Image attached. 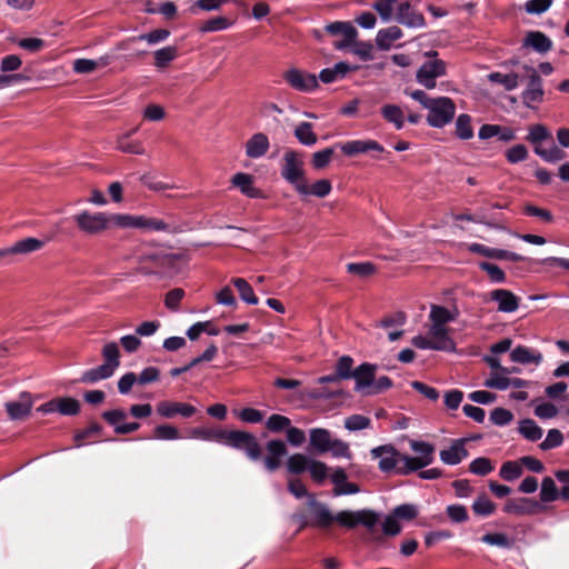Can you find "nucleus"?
Wrapping results in <instances>:
<instances>
[{"instance_id":"64","label":"nucleus","mask_w":569,"mask_h":569,"mask_svg":"<svg viewBox=\"0 0 569 569\" xmlns=\"http://www.w3.org/2000/svg\"><path fill=\"white\" fill-rule=\"evenodd\" d=\"M381 526L382 531L386 536L393 537L401 532V525L399 522V519L392 512L386 516Z\"/></svg>"},{"instance_id":"45","label":"nucleus","mask_w":569,"mask_h":569,"mask_svg":"<svg viewBox=\"0 0 569 569\" xmlns=\"http://www.w3.org/2000/svg\"><path fill=\"white\" fill-rule=\"evenodd\" d=\"M456 134L461 140H469L473 137L471 118L467 113H461L456 120Z\"/></svg>"},{"instance_id":"51","label":"nucleus","mask_w":569,"mask_h":569,"mask_svg":"<svg viewBox=\"0 0 569 569\" xmlns=\"http://www.w3.org/2000/svg\"><path fill=\"white\" fill-rule=\"evenodd\" d=\"M179 430L171 425H160L153 429L151 439L157 440H177L180 439Z\"/></svg>"},{"instance_id":"37","label":"nucleus","mask_w":569,"mask_h":569,"mask_svg":"<svg viewBox=\"0 0 569 569\" xmlns=\"http://www.w3.org/2000/svg\"><path fill=\"white\" fill-rule=\"evenodd\" d=\"M488 80L492 83L500 84L507 91H512L519 86V76L513 72H491L488 74Z\"/></svg>"},{"instance_id":"53","label":"nucleus","mask_w":569,"mask_h":569,"mask_svg":"<svg viewBox=\"0 0 569 569\" xmlns=\"http://www.w3.org/2000/svg\"><path fill=\"white\" fill-rule=\"evenodd\" d=\"M335 521L347 529H352L359 525V510H343L335 515Z\"/></svg>"},{"instance_id":"32","label":"nucleus","mask_w":569,"mask_h":569,"mask_svg":"<svg viewBox=\"0 0 569 569\" xmlns=\"http://www.w3.org/2000/svg\"><path fill=\"white\" fill-rule=\"evenodd\" d=\"M380 112L382 118L397 130H401L405 127V112L399 106L392 103L383 104Z\"/></svg>"},{"instance_id":"17","label":"nucleus","mask_w":569,"mask_h":569,"mask_svg":"<svg viewBox=\"0 0 569 569\" xmlns=\"http://www.w3.org/2000/svg\"><path fill=\"white\" fill-rule=\"evenodd\" d=\"M309 506L312 512V526L327 529L335 522V515L330 509L326 505L317 502L312 496H309Z\"/></svg>"},{"instance_id":"31","label":"nucleus","mask_w":569,"mask_h":569,"mask_svg":"<svg viewBox=\"0 0 569 569\" xmlns=\"http://www.w3.org/2000/svg\"><path fill=\"white\" fill-rule=\"evenodd\" d=\"M310 446L319 453L329 451L331 445V433L323 428H315L310 430Z\"/></svg>"},{"instance_id":"24","label":"nucleus","mask_w":569,"mask_h":569,"mask_svg":"<svg viewBox=\"0 0 569 569\" xmlns=\"http://www.w3.org/2000/svg\"><path fill=\"white\" fill-rule=\"evenodd\" d=\"M32 408V400L28 393H22L19 400L6 403L7 412L12 420H19L28 417Z\"/></svg>"},{"instance_id":"29","label":"nucleus","mask_w":569,"mask_h":569,"mask_svg":"<svg viewBox=\"0 0 569 569\" xmlns=\"http://www.w3.org/2000/svg\"><path fill=\"white\" fill-rule=\"evenodd\" d=\"M538 509H540L539 503L529 499H521L520 501L509 500L503 507L505 512L516 516L533 515Z\"/></svg>"},{"instance_id":"2","label":"nucleus","mask_w":569,"mask_h":569,"mask_svg":"<svg viewBox=\"0 0 569 569\" xmlns=\"http://www.w3.org/2000/svg\"><path fill=\"white\" fill-rule=\"evenodd\" d=\"M117 213L82 210L72 216L78 229L88 236H97L117 228Z\"/></svg>"},{"instance_id":"61","label":"nucleus","mask_w":569,"mask_h":569,"mask_svg":"<svg viewBox=\"0 0 569 569\" xmlns=\"http://www.w3.org/2000/svg\"><path fill=\"white\" fill-rule=\"evenodd\" d=\"M380 516L369 509L359 510V525L366 527L371 533L375 531V527L379 523Z\"/></svg>"},{"instance_id":"42","label":"nucleus","mask_w":569,"mask_h":569,"mask_svg":"<svg viewBox=\"0 0 569 569\" xmlns=\"http://www.w3.org/2000/svg\"><path fill=\"white\" fill-rule=\"evenodd\" d=\"M481 541L502 549H511L515 545L513 539L503 532L486 533L481 537Z\"/></svg>"},{"instance_id":"55","label":"nucleus","mask_w":569,"mask_h":569,"mask_svg":"<svg viewBox=\"0 0 569 569\" xmlns=\"http://www.w3.org/2000/svg\"><path fill=\"white\" fill-rule=\"evenodd\" d=\"M347 271L360 278H366L376 272V266L372 262H351L347 264Z\"/></svg>"},{"instance_id":"35","label":"nucleus","mask_w":569,"mask_h":569,"mask_svg":"<svg viewBox=\"0 0 569 569\" xmlns=\"http://www.w3.org/2000/svg\"><path fill=\"white\" fill-rule=\"evenodd\" d=\"M457 316V311H451L441 306H431L429 318L432 325L447 327L446 325L456 320Z\"/></svg>"},{"instance_id":"39","label":"nucleus","mask_w":569,"mask_h":569,"mask_svg":"<svg viewBox=\"0 0 569 569\" xmlns=\"http://www.w3.org/2000/svg\"><path fill=\"white\" fill-rule=\"evenodd\" d=\"M109 64L108 57H101L98 60L91 59H77L73 62V70L77 73H89L94 71L99 67H106Z\"/></svg>"},{"instance_id":"9","label":"nucleus","mask_w":569,"mask_h":569,"mask_svg":"<svg viewBox=\"0 0 569 569\" xmlns=\"http://www.w3.org/2000/svg\"><path fill=\"white\" fill-rule=\"evenodd\" d=\"M286 83L296 91L310 93L319 88V80L316 74L306 70L291 67L282 73Z\"/></svg>"},{"instance_id":"58","label":"nucleus","mask_w":569,"mask_h":569,"mask_svg":"<svg viewBox=\"0 0 569 569\" xmlns=\"http://www.w3.org/2000/svg\"><path fill=\"white\" fill-rule=\"evenodd\" d=\"M563 442V435L558 429H550L547 433L545 440L539 445L541 450H550L553 448H558Z\"/></svg>"},{"instance_id":"56","label":"nucleus","mask_w":569,"mask_h":569,"mask_svg":"<svg viewBox=\"0 0 569 569\" xmlns=\"http://www.w3.org/2000/svg\"><path fill=\"white\" fill-rule=\"evenodd\" d=\"M483 385L487 388L507 390L509 388V377H507L502 371H491L489 378Z\"/></svg>"},{"instance_id":"48","label":"nucleus","mask_w":569,"mask_h":569,"mask_svg":"<svg viewBox=\"0 0 569 569\" xmlns=\"http://www.w3.org/2000/svg\"><path fill=\"white\" fill-rule=\"evenodd\" d=\"M140 181L149 190H152V191H156V192L166 191V190H170V189H174L176 188L174 184L166 182V181H163V180L159 179L158 177H156L153 174H150V173H146V174L141 176Z\"/></svg>"},{"instance_id":"34","label":"nucleus","mask_w":569,"mask_h":569,"mask_svg":"<svg viewBox=\"0 0 569 569\" xmlns=\"http://www.w3.org/2000/svg\"><path fill=\"white\" fill-rule=\"evenodd\" d=\"M138 128H134L131 132L121 134L117 139V148L127 153L132 154H144L146 150L140 141H131L130 134L136 132Z\"/></svg>"},{"instance_id":"15","label":"nucleus","mask_w":569,"mask_h":569,"mask_svg":"<svg viewBox=\"0 0 569 569\" xmlns=\"http://www.w3.org/2000/svg\"><path fill=\"white\" fill-rule=\"evenodd\" d=\"M466 443L467 439L465 438L452 440L449 448L442 449L439 452L440 460L448 466L460 463L468 456Z\"/></svg>"},{"instance_id":"44","label":"nucleus","mask_w":569,"mask_h":569,"mask_svg":"<svg viewBox=\"0 0 569 569\" xmlns=\"http://www.w3.org/2000/svg\"><path fill=\"white\" fill-rule=\"evenodd\" d=\"M147 218L146 216L117 213V228H137L143 230Z\"/></svg>"},{"instance_id":"59","label":"nucleus","mask_w":569,"mask_h":569,"mask_svg":"<svg viewBox=\"0 0 569 569\" xmlns=\"http://www.w3.org/2000/svg\"><path fill=\"white\" fill-rule=\"evenodd\" d=\"M469 470L477 476H487L493 470V466L488 458L480 457L470 462Z\"/></svg>"},{"instance_id":"38","label":"nucleus","mask_w":569,"mask_h":569,"mask_svg":"<svg viewBox=\"0 0 569 569\" xmlns=\"http://www.w3.org/2000/svg\"><path fill=\"white\" fill-rule=\"evenodd\" d=\"M231 282L238 290L240 299L242 301H244L248 305H252V306L258 305L259 300H258L257 296L254 295L252 287L246 279L233 278L231 280Z\"/></svg>"},{"instance_id":"46","label":"nucleus","mask_w":569,"mask_h":569,"mask_svg":"<svg viewBox=\"0 0 569 569\" xmlns=\"http://www.w3.org/2000/svg\"><path fill=\"white\" fill-rule=\"evenodd\" d=\"M519 432L530 441H537L543 435L542 429L531 419L520 421Z\"/></svg>"},{"instance_id":"21","label":"nucleus","mask_w":569,"mask_h":569,"mask_svg":"<svg viewBox=\"0 0 569 569\" xmlns=\"http://www.w3.org/2000/svg\"><path fill=\"white\" fill-rule=\"evenodd\" d=\"M270 148V141L266 133L257 132L252 134L246 142V156L250 159L262 158Z\"/></svg>"},{"instance_id":"43","label":"nucleus","mask_w":569,"mask_h":569,"mask_svg":"<svg viewBox=\"0 0 569 569\" xmlns=\"http://www.w3.org/2000/svg\"><path fill=\"white\" fill-rule=\"evenodd\" d=\"M472 511L479 517H489L495 513L497 506L486 495H480L471 506Z\"/></svg>"},{"instance_id":"20","label":"nucleus","mask_w":569,"mask_h":569,"mask_svg":"<svg viewBox=\"0 0 569 569\" xmlns=\"http://www.w3.org/2000/svg\"><path fill=\"white\" fill-rule=\"evenodd\" d=\"M376 367L369 363H362L352 373L356 380V391L370 395L375 381Z\"/></svg>"},{"instance_id":"6","label":"nucleus","mask_w":569,"mask_h":569,"mask_svg":"<svg viewBox=\"0 0 569 569\" xmlns=\"http://www.w3.org/2000/svg\"><path fill=\"white\" fill-rule=\"evenodd\" d=\"M427 122L432 128H443L449 124L456 114V104L448 97L433 98L427 108Z\"/></svg>"},{"instance_id":"54","label":"nucleus","mask_w":569,"mask_h":569,"mask_svg":"<svg viewBox=\"0 0 569 569\" xmlns=\"http://www.w3.org/2000/svg\"><path fill=\"white\" fill-rule=\"evenodd\" d=\"M535 153L547 162H557L565 158V152L557 146H552L548 149L540 146L535 147Z\"/></svg>"},{"instance_id":"26","label":"nucleus","mask_w":569,"mask_h":569,"mask_svg":"<svg viewBox=\"0 0 569 569\" xmlns=\"http://www.w3.org/2000/svg\"><path fill=\"white\" fill-rule=\"evenodd\" d=\"M44 241L37 238H26L16 242L12 247L0 250V257L4 254H26L40 250Z\"/></svg>"},{"instance_id":"19","label":"nucleus","mask_w":569,"mask_h":569,"mask_svg":"<svg viewBox=\"0 0 569 569\" xmlns=\"http://www.w3.org/2000/svg\"><path fill=\"white\" fill-rule=\"evenodd\" d=\"M396 19L399 23L409 28H422L425 26L423 16L416 11L408 1L398 4Z\"/></svg>"},{"instance_id":"7","label":"nucleus","mask_w":569,"mask_h":569,"mask_svg":"<svg viewBox=\"0 0 569 569\" xmlns=\"http://www.w3.org/2000/svg\"><path fill=\"white\" fill-rule=\"evenodd\" d=\"M426 56L430 59L425 61L418 69L416 80L426 89H433L437 84V78L446 74L447 66L443 60L436 58V51L427 52Z\"/></svg>"},{"instance_id":"11","label":"nucleus","mask_w":569,"mask_h":569,"mask_svg":"<svg viewBox=\"0 0 569 569\" xmlns=\"http://www.w3.org/2000/svg\"><path fill=\"white\" fill-rule=\"evenodd\" d=\"M38 411L41 413L58 412L62 416H76L80 411V402L71 397L54 398L42 403Z\"/></svg>"},{"instance_id":"12","label":"nucleus","mask_w":569,"mask_h":569,"mask_svg":"<svg viewBox=\"0 0 569 569\" xmlns=\"http://www.w3.org/2000/svg\"><path fill=\"white\" fill-rule=\"evenodd\" d=\"M157 413L166 419H172L177 416H181L183 418H190L193 416L197 411V409L184 402H178V401H169L163 400L158 402L157 407Z\"/></svg>"},{"instance_id":"62","label":"nucleus","mask_w":569,"mask_h":569,"mask_svg":"<svg viewBox=\"0 0 569 569\" xmlns=\"http://www.w3.org/2000/svg\"><path fill=\"white\" fill-rule=\"evenodd\" d=\"M230 22L223 18V17H216L212 19L207 20L201 24L199 30L203 33L206 32H214V31H221L229 28Z\"/></svg>"},{"instance_id":"16","label":"nucleus","mask_w":569,"mask_h":569,"mask_svg":"<svg viewBox=\"0 0 569 569\" xmlns=\"http://www.w3.org/2000/svg\"><path fill=\"white\" fill-rule=\"evenodd\" d=\"M340 150L349 157L367 153L369 151L382 152L383 147L376 140H350L338 144Z\"/></svg>"},{"instance_id":"60","label":"nucleus","mask_w":569,"mask_h":569,"mask_svg":"<svg viewBox=\"0 0 569 569\" xmlns=\"http://www.w3.org/2000/svg\"><path fill=\"white\" fill-rule=\"evenodd\" d=\"M290 425L291 421L288 417L277 413L271 415L266 421L267 429L272 432H280L284 429L287 430Z\"/></svg>"},{"instance_id":"50","label":"nucleus","mask_w":569,"mask_h":569,"mask_svg":"<svg viewBox=\"0 0 569 569\" xmlns=\"http://www.w3.org/2000/svg\"><path fill=\"white\" fill-rule=\"evenodd\" d=\"M177 48L169 46L154 51V64L158 68L167 67L177 58Z\"/></svg>"},{"instance_id":"22","label":"nucleus","mask_w":569,"mask_h":569,"mask_svg":"<svg viewBox=\"0 0 569 569\" xmlns=\"http://www.w3.org/2000/svg\"><path fill=\"white\" fill-rule=\"evenodd\" d=\"M428 335L433 341L437 350L452 352L456 350V343L449 336V329L443 326L432 325L429 327Z\"/></svg>"},{"instance_id":"14","label":"nucleus","mask_w":569,"mask_h":569,"mask_svg":"<svg viewBox=\"0 0 569 569\" xmlns=\"http://www.w3.org/2000/svg\"><path fill=\"white\" fill-rule=\"evenodd\" d=\"M489 300L497 303L500 312L511 313L519 308L520 298L507 289H496L489 292Z\"/></svg>"},{"instance_id":"40","label":"nucleus","mask_w":569,"mask_h":569,"mask_svg":"<svg viewBox=\"0 0 569 569\" xmlns=\"http://www.w3.org/2000/svg\"><path fill=\"white\" fill-rule=\"evenodd\" d=\"M295 137L303 146H313L317 142V136L312 130L310 122H301L295 129Z\"/></svg>"},{"instance_id":"57","label":"nucleus","mask_w":569,"mask_h":569,"mask_svg":"<svg viewBox=\"0 0 569 569\" xmlns=\"http://www.w3.org/2000/svg\"><path fill=\"white\" fill-rule=\"evenodd\" d=\"M397 0H378L372 8L379 13L383 22H389L393 16V8Z\"/></svg>"},{"instance_id":"5","label":"nucleus","mask_w":569,"mask_h":569,"mask_svg":"<svg viewBox=\"0 0 569 569\" xmlns=\"http://www.w3.org/2000/svg\"><path fill=\"white\" fill-rule=\"evenodd\" d=\"M411 450L417 453V457L407 456L403 458V463L399 467V475H409L418 471L433 461L435 447L426 441L411 440Z\"/></svg>"},{"instance_id":"41","label":"nucleus","mask_w":569,"mask_h":569,"mask_svg":"<svg viewBox=\"0 0 569 569\" xmlns=\"http://www.w3.org/2000/svg\"><path fill=\"white\" fill-rule=\"evenodd\" d=\"M312 459L302 453H295L287 460V469L290 473L299 475L309 469Z\"/></svg>"},{"instance_id":"4","label":"nucleus","mask_w":569,"mask_h":569,"mask_svg":"<svg viewBox=\"0 0 569 569\" xmlns=\"http://www.w3.org/2000/svg\"><path fill=\"white\" fill-rule=\"evenodd\" d=\"M280 173L296 191H303V181L307 179L303 154L292 149L286 150L282 158Z\"/></svg>"},{"instance_id":"10","label":"nucleus","mask_w":569,"mask_h":569,"mask_svg":"<svg viewBox=\"0 0 569 569\" xmlns=\"http://www.w3.org/2000/svg\"><path fill=\"white\" fill-rule=\"evenodd\" d=\"M373 459L378 460V467L382 472L396 471L403 463L406 455H401L392 445H383L371 449Z\"/></svg>"},{"instance_id":"47","label":"nucleus","mask_w":569,"mask_h":569,"mask_svg":"<svg viewBox=\"0 0 569 569\" xmlns=\"http://www.w3.org/2000/svg\"><path fill=\"white\" fill-rule=\"evenodd\" d=\"M222 429H213V428H193L190 431V438L200 439L204 441H214L221 443L222 438Z\"/></svg>"},{"instance_id":"36","label":"nucleus","mask_w":569,"mask_h":569,"mask_svg":"<svg viewBox=\"0 0 569 569\" xmlns=\"http://www.w3.org/2000/svg\"><path fill=\"white\" fill-rule=\"evenodd\" d=\"M525 43L541 53L549 51L552 47L551 40L539 31L529 32Z\"/></svg>"},{"instance_id":"30","label":"nucleus","mask_w":569,"mask_h":569,"mask_svg":"<svg viewBox=\"0 0 569 569\" xmlns=\"http://www.w3.org/2000/svg\"><path fill=\"white\" fill-rule=\"evenodd\" d=\"M402 31L397 26L380 29L376 36V44L380 50H389L392 43L402 37Z\"/></svg>"},{"instance_id":"52","label":"nucleus","mask_w":569,"mask_h":569,"mask_svg":"<svg viewBox=\"0 0 569 569\" xmlns=\"http://www.w3.org/2000/svg\"><path fill=\"white\" fill-rule=\"evenodd\" d=\"M499 475L506 481H512L518 479L522 475V467L520 465V461L505 462L500 468Z\"/></svg>"},{"instance_id":"1","label":"nucleus","mask_w":569,"mask_h":569,"mask_svg":"<svg viewBox=\"0 0 569 569\" xmlns=\"http://www.w3.org/2000/svg\"><path fill=\"white\" fill-rule=\"evenodd\" d=\"M326 31L338 36L342 33L343 39L335 43L337 50L351 49V52L358 56L362 61L373 59V46L369 41H358V31L349 21H335L326 26Z\"/></svg>"},{"instance_id":"25","label":"nucleus","mask_w":569,"mask_h":569,"mask_svg":"<svg viewBox=\"0 0 569 569\" xmlns=\"http://www.w3.org/2000/svg\"><path fill=\"white\" fill-rule=\"evenodd\" d=\"M231 183L233 187L238 188L242 194L249 198H261L262 192L254 187L253 177L249 173L238 172L232 179Z\"/></svg>"},{"instance_id":"28","label":"nucleus","mask_w":569,"mask_h":569,"mask_svg":"<svg viewBox=\"0 0 569 569\" xmlns=\"http://www.w3.org/2000/svg\"><path fill=\"white\" fill-rule=\"evenodd\" d=\"M510 359L513 362L520 363V365H540L542 362V353L530 349L528 347L518 346L510 352Z\"/></svg>"},{"instance_id":"8","label":"nucleus","mask_w":569,"mask_h":569,"mask_svg":"<svg viewBox=\"0 0 569 569\" xmlns=\"http://www.w3.org/2000/svg\"><path fill=\"white\" fill-rule=\"evenodd\" d=\"M221 443L237 449H243L247 456L252 460H258L261 456V449L257 438L249 432L223 430Z\"/></svg>"},{"instance_id":"18","label":"nucleus","mask_w":569,"mask_h":569,"mask_svg":"<svg viewBox=\"0 0 569 569\" xmlns=\"http://www.w3.org/2000/svg\"><path fill=\"white\" fill-rule=\"evenodd\" d=\"M468 250L473 253H478L480 256L490 258V259H498V260H509V261H522L525 260V257L521 254H518L516 252L502 250V249H496V248H489L487 246H483L481 243H471L468 246Z\"/></svg>"},{"instance_id":"27","label":"nucleus","mask_w":569,"mask_h":569,"mask_svg":"<svg viewBox=\"0 0 569 569\" xmlns=\"http://www.w3.org/2000/svg\"><path fill=\"white\" fill-rule=\"evenodd\" d=\"M357 69L358 67H351L347 62H338L331 68L322 69L319 73L318 80L323 83H332L343 79L348 72Z\"/></svg>"},{"instance_id":"3","label":"nucleus","mask_w":569,"mask_h":569,"mask_svg":"<svg viewBox=\"0 0 569 569\" xmlns=\"http://www.w3.org/2000/svg\"><path fill=\"white\" fill-rule=\"evenodd\" d=\"M103 363L89 369L82 373L81 381L86 383H94L113 376L120 366V349L114 341L108 342L101 350Z\"/></svg>"},{"instance_id":"49","label":"nucleus","mask_w":569,"mask_h":569,"mask_svg":"<svg viewBox=\"0 0 569 569\" xmlns=\"http://www.w3.org/2000/svg\"><path fill=\"white\" fill-rule=\"evenodd\" d=\"M559 497V490L552 478L546 477L541 482L540 500L542 502H552Z\"/></svg>"},{"instance_id":"33","label":"nucleus","mask_w":569,"mask_h":569,"mask_svg":"<svg viewBox=\"0 0 569 569\" xmlns=\"http://www.w3.org/2000/svg\"><path fill=\"white\" fill-rule=\"evenodd\" d=\"M303 188H305L303 191H297L302 197L315 196L318 198H325L332 190L331 182L328 179L317 180L311 186H309L308 180L306 179L303 181Z\"/></svg>"},{"instance_id":"13","label":"nucleus","mask_w":569,"mask_h":569,"mask_svg":"<svg viewBox=\"0 0 569 569\" xmlns=\"http://www.w3.org/2000/svg\"><path fill=\"white\" fill-rule=\"evenodd\" d=\"M530 71L529 83L522 92V101L528 108H536L543 99L542 80L536 70L528 68Z\"/></svg>"},{"instance_id":"23","label":"nucleus","mask_w":569,"mask_h":569,"mask_svg":"<svg viewBox=\"0 0 569 569\" xmlns=\"http://www.w3.org/2000/svg\"><path fill=\"white\" fill-rule=\"evenodd\" d=\"M268 456L264 458V467L274 471L281 465V458L287 455V447L281 440H270L267 443Z\"/></svg>"},{"instance_id":"63","label":"nucleus","mask_w":569,"mask_h":569,"mask_svg":"<svg viewBox=\"0 0 569 569\" xmlns=\"http://www.w3.org/2000/svg\"><path fill=\"white\" fill-rule=\"evenodd\" d=\"M370 426V419L362 415H352L345 420V427L349 431L363 430Z\"/></svg>"}]
</instances>
